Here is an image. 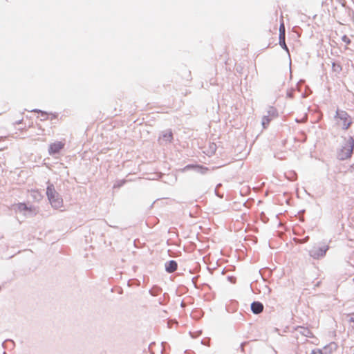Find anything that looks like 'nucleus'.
Listing matches in <instances>:
<instances>
[{
	"label": "nucleus",
	"instance_id": "f257e3e1",
	"mask_svg": "<svg viewBox=\"0 0 354 354\" xmlns=\"http://www.w3.org/2000/svg\"><path fill=\"white\" fill-rule=\"evenodd\" d=\"M46 196L51 205L55 209H59L63 205V199L60 194L55 190L53 184L48 183L46 188Z\"/></svg>",
	"mask_w": 354,
	"mask_h": 354
},
{
	"label": "nucleus",
	"instance_id": "f03ea898",
	"mask_svg": "<svg viewBox=\"0 0 354 354\" xmlns=\"http://www.w3.org/2000/svg\"><path fill=\"white\" fill-rule=\"evenodd\" d=\"M334 120L336 122V124L341 126L344 130H347L352 124L351 117L344 110L337 109L334 115Z\"/></svg>",
	"mask_w": 354,
	"mask_h": 354
},
{
	"label": "nucleus",
	"instance_id": "7ed1b4c3",
	"mask_svg": "<svg viewBox=\"0 0 354 354\" xmlns=\"http://www.w3.org/2000/svg\"><path fill=\"white\" fill-rule=\"evenodd\" d=\"M329 245L325 242H319L315 244L308 251V254L314 259L324 258L329 250Z\"/></svg>",
	"mask_w": 354,
	"mask_h": 354
},
{
	"label": "nucleus",
	"instance_id": "20e7f679",
	"mask_svg": "<svg viewBox=\"0 0 354 354\" xmlns=\"http://www.w3.org/2000/svg\"><path fill=\"white\" fill-rule=\"evenodd\" d=\"M354 149V139L350 136L346 143L337 152V158L340 160H345L351 157Z\"/></svg>",
	"mask_w": 354,
	"mask_h": 354
},
{
	"label": "nucleus",
	"instance_id": "39448f33",
	"mask_svg": "<svg viewBox=\"0 0 354 354\" xmlns=\"http://www.w3.org/2000/svg\"><path fill=\"white\" fill-rule=\"evenodd\" d=\"M173 134L170 130L163 131L159 137L158 142L160 145H166L171 142Z\"/></svg>",
	"mask_w": 354,
	"mask_h": 354
},
{
	"label": "nucleus",
	"instance_id": "423d86ee",
	"mask_svg": "<svg viewBox=\"0 0 354 354\" xmlns=\"http://www.w3.org/2000/svg\"><path fill=\"white\" fill-rule=\"evenodd\" d=\"M64 147V144L62 142H55L51 143L48 147V153L50 155L58 153Z\"/></svg>",
	"mask_w": 354,
	"mask_h": 354
},
{
	"label": "nucleus",
	"instance_id": "0eeeda50",
	"mask_svg": "<svg viewBox=\"0 0 354 354\" xmlns=\"http://www.w3.org/2000/svg\"><path fill=\"white\" fill-rule=\"evenodd\" d=\"M263 310V305L260 301H253L251 304V310L254 314L258 315Z\"/></svg>",
	"mask_w": 354,
	"mask_h": 354
},
{
	"label": "nucleus",
	"instance_id": "6e6552de",
	"mask_svg": "<svg viewBox=\"0 0 354 354\" xmlns=\"http://www.w3.org/2000/svg\"><path fill=\"white\" fill-rule=\"evenodd\" d=\"M178 267L177 262L174 260H170L165 263V270L168 273H172L176 270Z\"/></svg>",
	"mask_w": 354,
	"mask_h": 354
},
{
	"label": "nucleus",
	"instance_id": "1a4fd4ad",
	"mask_svg": "<svg viewBox=\"0 0 354 354\" xmlns=\"http://www.w3.org/2000/svg\"><path fill=\"white\" fill-rule=\"evenodd\" d=\"M14 209L16 212H22L24 211H27L28 209H29V208L25 203H19L16 205H14Z\"/></svg>",
	"mask_w": 354,
	"mask_h": 354
},
{
	"label": "nucleus",
	"instance_id": "9d476101",
	"mask_svg": "<svg viewBox=\"0 0 354 354\" xmlns=\"http://www.w3.org/2000/svg\"><path fill=\"white\" fill-rule=\"evenodd\" d=\"M299 332L302 335H304L306 337H313L312 332L308 328L300 327L299 329Z\"/></svg>",
	"mask_w": 354,
	"mask_h": 354
},
{
	"label": "nucleus",
	"instance_id": "9b49d317",
	"mask_svg": "<svg viewBox=\"0 0 354 354\" xmlns=\"http://www.w3.org/2000/svg\"><path fill=\"white\" fill-rule=\"evenodd\" d=\"M279 44L284 50L288 52V48L285 41V33L279 34Z\"/></svg>",
	"mask_w": 354,
	"mask_h": 354
},
{
	"label": "nucleus",
	"instance_id": "f8f14e48",
	"mask_svg": "<svg viewBox=\"0 0 354 354\" xmlns=\"http://www.w3.org/2000/svg\"><path fill=\"white\" fill-rule=\"evenodd\" d=\"M271 119L272 118L269 115H264L263 117L262 126L264 129H266L268 126L270 122L271 121Z\"/></svg>",
	"mask_w": 354,
	"mask_h": 354
},
{
	"label": "nucleus",
	"instance_id": "ddd939ff",
	"mask_svg": "<svg viewBox=\"0 0 354 354\" xmlns=\"http://www.w3.org/2000/svg\"><path fill=\"white\" fill-rule=\"evenodd\" d=\"M332 69L333 71L339 73L342 70V67L340 64L333 62L332 63Z\"/></svg>",
	"mask_w": 354,
	"mask_h": 354
},
{
	"label": "nucleus",
	"instance_id": "4468645a",
	"mask_svg": "<svg viewBox=\"0 0 354 354\" xmlns=\"http://www.w3.org/2000/svg\"><path fill=\"white\" fill-rule=\"evenodd\" d=\"M30 111H31V112H35V113H41V115L42 117H44V118H43V120H46V119H47V115H48V113H47L46 112L44 111H41V110H40V109H32V110H31Z\"/></svg>",
	"mask_w": 354,
	"mask_h": 354
},
{
	"label": "nucleus",
	"instance_id": "2eb2a0df",
	"mask_svg": "<svg viewBox=\"0 0 354 354\" xmlns=\"http://www.w3.org/2000/svg\"><path fill=\"white\" fill-rule=\"evenodd\" d=\"M268 113L270 117L274 118L277 115V111L274 107H270Z\"/></svg>",
	"mask_w": 354,
	"mask_h": 354
},
{
	"label": "nucleus",
	"instance_id": "dca6fc26",
	"mask_svg": "<svg viewBox=\"0 0 354 354\" xmlns=\"http://www.w3.org/2000/svg\"><path fill=\"white\" fill-rule=\"evenodd\" d=\"M160 291H161V289L160 288L155 287V288H153L151 290H149V293L152 296H156V295H158L160 293Z\"/></svg>",
	"mask_w": 354,
	"mask_h": 354
},
{
	"label": "nucleus",
	"instance_id": "f3484780",
	"mask_svg": "<svg viewBox=\"0 0 354 354\" xmlns=\"http://www.w3.org/2000/svg\"><path fill=\"white\" fill-rule=\"evenodd\" d=\"M348 322H354V313L348 315Z\"/></svg>",
	"mask_w": 354,
	"mask_h": 354
},
{
	"label": "nucleus",
	"instance_id": "a211bd4d",
	"mask_svg": "<svg viewBox=\"0 0 354 354\" xmlns=\"http://www.w3.org/2000/svg\"><path fill=\"white\" fill-rule=\"evenodd\" d=\"M342 41H344L347 44L351 43L350 39L347 36H346V35H344L342 37Z\"/></svg>",
	"mask_w": 354,
	"mask_h": 354
},
{
	"label": "nucleus",
	"instance_id": "6ab92c4d",
	"mask_svg": "<svg viewBox=\"0 0 354 354\" xmlns=\"http://www.w3.org/2000/svg\"><path fill=\"white\" fill-rule=\"evenodd\" d=\"M310 354H324L319 349H314L311 351Z\"/></svg>",
	"mask_w": 354,
	"mask_h": 354
},
{
	"label": "nucleus",
	"instance_id": "aec40b11",
	"mask_svg": "<svg viewBox=\"0 0 354 354\" xmlns=\"http://www.w3.org/2000/svg\"><path fill=\"white\" fill-rule=\"evenodd\" d=\"M282 32L285 33V27L283 24H281L279 27V34H281Z\"/></svg>",
	"mask_w": 354,
	"mask_h": 354
},
{
	"label": "nucleus",
	"instance_id": "412c9836",
	"mask_svg": "<svg viewBox=\"0 0 354 354\" xmlns=\"http://www.w3.org/2000/svg\"><path fill=\"white\" fill-rule=\"evenodd\" d=\"M246 344H247V342H242V343L240 344L239 348H240V349H241V352H244V346H245V345Z\"/></svg>",
	"mask_w": 354,
	"mask_h": 354
},
{
	"label": "nucleus",
	"instance_id": "4be33fe9",
	"mask_svg": "<svg viewBox=\"0 0 354 354\" xmlns=\"http://www.w3.org/2000/svg\"><path fill=\"white\" fill-rule=\"evenodd\" d=\"M197 169H198V171H201L202 173H203V171H202L203 170H207V168H204V167H198V166L197 167Z\"/></svg>",
	"mask_w": 354,
	"mask_h": 354
},
{
	"label": "nucleus",
	"instance_id": "5701e85b",
	"mask_svg": "<svg viewBox=\"0 0 354 354\" xmlns=\"http://www.w3.org/2000/svg\"><path fill=\"white\" fill-rule=\"evenodd\" d=\"M288 96L289 97L292 98V96H293V95H292V92H289V93H288Z\"/></svg>",
	"mask_w": 354,
	"mask_h": 354
},
{
	"label": "nucleus",
	"instance_id": "b1692460",
	"mask_svg": "<svg viewBox=\"0 0 354 354\" xmlns=\"http://www.w3.org/2000/svg\"><path fill=\"white\" fill-rule=\"evenodd\" d=\"M21 122H22V120H19L17 121V122H15V124H21Z\"/></svg>",
	"mask_w": 354,
	"mask_h": 354
},
{
	"label": "nucleus",
	"instance_id": "393cba45",
	"mask_svg": "<svg viewBox=\"0 0 354 354\" xmlns=\"http://www.w3.org/2000/svg\"><path fill=\"white\" fill-rule=\"evenodd\" d=\"M217 192V189H215L216 194L217 196H218L219 197H221V196L217 194V192Z\"/></svg>",
	"mask_w": 354,
	"mask_h": 354
},
{
	"label": "nucleus",
	"instance_id": "a878e982",
	"mask_svg": "<svg viewBox=\"0 0 354 354\" xmlns=\"http://www.w3.org/2000/svg\"><path fill=\"white\" fill-rule=\"evenodd\" d=\"M220 185H217L216 187V189H218V187H219Z\"/></svg>",
	"mask_w": 354,
	"mask_h": 354
},
{
	"label": "nucleus",
	"instance_id": "bb28decb",
	"mask_svg": "<svg viewBox=\"0 0 354 354\" xmlns=\"http://www.w3.org/2000/svg\"><path fill=\"white\" fill-rule=\"evenodd\" d=\"M220 185H217L216 187V189H218V187H219Z\"/></svg>",
	"mask_w": 354,
	"mask_h": 354
},
{
	"label": "nucleus",
	"instance_id": "cd10ccee",
	"mask_svg": "<svg viewBox=\"0 0 354 354\" xmlns=\"http://www.w3.org/2000/svg\"><path fill=\"white\" fill-rule=\"evenodd\" d=\"M220 185H217L216 187V189H218V187H219Z\"/></svg>",
	"mask_w": 354,
	"mask_h": 354
}]
</instances>
